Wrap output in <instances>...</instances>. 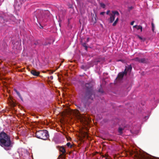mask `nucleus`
I'll return each mask as SVG.
<instances>
[{"instance_id": "obj_1", "label": "nucleus", "mask_w": 159, "mask_h": 159, "mask_svg": "<svg viewBox=\"0 0 159 159\" xmlns=\"http://www.w3.org/2000/svg\"><path fill=\"white\" fill-rule=\"evenodd\" d=\"M85 86L87 90L86 92L82 95L81 101L85 103H87L88 100L92 101L93 99V95L95 94V92L93 90V85L90 83H86Z\"/></svg>"}, {"instance_id": "obj_2", "label": "nucleus", "mask_w": 159, "mask_h": 159, "mask_svg": "<svg viewBox=\"0 0 159 159\" xmlns=\"http://www.w3.org/2000/svg\"><path fill=\"white\" fill-rule=\"evenodd\" d=\"M0 145L7 150H9V148L12 146L10 137L4 132H2L0 133Z\"/></svg>"}, {"instance_id": "obj_3", "label": "nucleus", "mask_w": 159, "mask_h": 159, "mask_svg": "<svg viewBox=\"0 0 159 159\" xmlns=\"http://www.w3.org/2000/svg\"><path fill=\"white\" fill-rule=\"evenodd\" d=\"M36 137L38 138L44 140H46L48 137V131L46 130L37 131L35 133Z\"/></svg>"}, {"instance_id": "obj_4", "label": "nucleus", "mask_w": 159, "mask_h": 159, "mask_svg": "<svg viewBox=\"0 0 159 159\" xmlns=\"http://www.w3.org/2000/svg\"><path fill=\"white\" fill-rule=\"evenodd\" d=\"M37 18L41 19H43L44 18H46L48 14L49 13L48 11H43V10H39L38 11Z\"/></svg>"}, {"instance_id": "obj_5", "label": "nucleus", "mask_w": 159, "mask_h": 159, "mask_svg": "<svg viewBox=\"0 0 159 159\" xmlns=\"http://www.w3.org/2000/svg\"><path fill=\"white\" fill-rule=\"evenodd\" d=\"M132 60L140 63L147 64L149 62L148 59L145 58H139L138 57H137L132 59Z\"/></svg>"}, {"instance_id": "obj_6", "label": "nucleus", "mask_w": 159, "mask_h": 159, "mask_svg": "<svg viewBox=\"0 0 159 159\" xmlns=\"http://www.w3.org/2000/svg\"><path fill=\"white\" fill-rule=\"evenodd\" d=\"M110 18H109L108 20L109 21V22L112 23L114 20L115 19V16L117 15V16L119 15V13L117 11H112V13L110 14Z\"/></svg>"}, {"instance_id": "obj_7", "label": "nucleus", "mask_w": 159, "mask_h": 159, "mask_svg": "<svg viewBox=\"0 0 159 159\" xmlns=\"http://www.w3.org/2000/svg\"><path fill=\"white\" fill-rule=\"evenodd\" d=\"M126 73L124 71L120 72L118 75L117 77L116 78V80H121L122 79L124 75H126Z\"/></svg>"}, {"instance_id": "obj_8", "label": "nucleus", "mask_w": 159, "mask_h": 159, "mask_svg": "<svg viewBox=\"0 0 159 159\" xmlns=\"http://www.w3.org/2000/svg\"><path fill=\"white\" fill-rule=\"evenodd\" d=\"M90 100H88V102H87V103H85L83 102L84 104V107H82L81 105H80L79 106H78V107L80 110L81 111H84V108H86V105L89 104L91 102ZM82 102H83L82 101Z\"/></svg>"}, {"instance_id": "obj_9", "label": "nucleus", "mask_w": 159, "mask_h": 159, "mask_svg": "<svg viewBox=\"0 0 159 159\" xmlns=\"http://www.w3.org/2000/svg\"><path fill=\"white\" fill-rule=\"evenodd\" d=\"M132 69V67L131 65L128 66H126L125 70L124 71L125 72H126V74L128 72L130 73Z\"/></svg>"}, {"instance_id": "obj_10", "label": "nucleus", "mask_w": 159, "mask_h": 159, "mask_svg": "<svg viewBox=\"0 0 159 159\" xmlns=\"http://www.w3.org/2000/svg\"><path fill=\"white\" fill-rule=\"evenodd\" d=\"M30 73L33 75L37 76H38L40 74V72L39 71H37L35 70H31Z\"/></svg>"}, {"instance_id": "obj_11", "label": "nucleus", "mask_w": 159, "mask_h": 159, "mask_svg": "<svg viewBox=\"0 0 159 159\" xmlns=\"http://www.w3.org/2000/svg\"><path fill=\"white\" fill-rule=\"evenodd\" d=\"M81 45L83 47H84L85 48V50H87V49H88V46L87 45L86 43L85 42H83L82 40H81Z\"/></svg>"}, {"instance_id": "obj_12", "label": "nucleus", "mask_w": 159, "mask_h": 159, "mask_svg": "<svg viewBox=\"0 0 159 159\" xmlns=\"http://www.w3.org/2000/svg\"><path fill=\"white\" fill-rule=\"evenodd\" d=\"M73 114L75 116H80V114L79 111L78 110H76L75 111H73Z\"/></svg>"}, {"instance_id": "obj_13", "label": "nucleus", "mask_w": 159, "mask_h": 159, "mask_svg": "<svg viewBox=\"0 0 159 159\" xmlns=\"http://www.w3.org/2000/svg\"><path fill=\"white\" fill-rule=\"evenodd\" d=\"M59 151L62 152L63 154L66 152L65 149L63 147H60L59 148Z\"/></svg>"}, {"instance_id": "obj_14", "label": "nucleus", "mask_w": 159, "mask_h": 159, "mask_svg": "<svg viewBox=\"0 0 159 159\" xmlns=\"http://www.w3.org/2000/svg\"><path fill=\"white\" fill-rule=\"evenodd\" d=\"M14 91L16 93L17 95L22 100H23L22 98L21 95L20 94V93L19 92H18L16 89H14Z\"/></svg>"}, {"instance_id": "obj_15", "label": "nucleus", "mask_w": 159, "mask_h": 159, "mask_svg": "<svg viewBox=\"0 0 159 159\" xmlns=\"http://www.w3.org/2000/svg\"><path fill=\"white\" fill-rule=\"evenodd\" d=\"M123 130V129L121 127H119L118 129V132L120 134H121L122 133V130Z\"/></svg>"}, {"instance_id": "obj_16", "label": "nucleus", "mask_w": 159, "mask_h": 159, "mask_svg": "<svg viewBox=\"0 0 159 159\" xmlns=\"http://www.w3.org/2000/svg\"><path fill=\"white\" fill-rule=\"evenodd\" d=\"M66 145L67 147H70V148H72L73 147V145H71L70 142L67 143Z\"/></svg>"}, {"instance_id": "obj_17", "label": "nucleus", "mask_w": 159, "mask_h": 159, "mask_svg": "<svg viewBox=\"0 0 159 159\" xmlns=\"http://www.w3.org/2000/svg\"><path fill=\"white\" fill-rule=\"evenodd\" d=\"M137 29L138 30L140 29L141 30V31L142 32V27L141 25L138 26Z\"/></svg>"}, {"instance_id": "obj_18", "label": "nucleus", "mask_w": 159, "mask_h": 159, "mask_svg": "<svg viewBox=\"0 0 159 159\" xmlns=\"http://www.w3.org/2000/svg\"><path fill=\"white\" fill-rule=\"evenodd\" d=\"M152 30L153 32H154V24L153 23V22L152 23Z\"/></svg>"}, {"instance_id": "obj_19", "label": "nucleus", "mask_w": 159, "mask_h": 159, "mask_svg": "<svg viewBox=\"0 0 159 159\" xmlns=\"http://www.w3.org/2000/svg\"><path fill=\"white\" fill-rule=\"evenodd\" d=\"M64 157H65L63 156V154L62 153V154H61L59 155V156H58V158H64Z\"/></svg>"}, {"instance_id": "obj_20", "label": "nucleus", "mask_w": 159, "mask_h": 159, "mask_svg": "<svg viewBox=\"0 0 159 159\" xmlns=\"http://www.w3.org/2000/svg\"><path fill=\"white\" fill-rule=\"evenodd\" d=\"M100 6L103 8H104L105 7V5L102 3H100Z\"/></svg>"}, {"instance_id": "obj_21", "label": "nucleus", "mask_w": 159, "mask_h": 159, "mask_svg": "<svg viewBox=\"0 0 159 159\" xmlns=\"http://www.w3.org/2000/svg\"><path fill=\"white\" fill-rule=\"evenodd\" d=\"M51 44V43L50 42H48V43H47L46 42H45L44 44V45H45V46H46V45H47L48 44L49 45H50Z\"/></svg>"}, {"instance_id": "obj_22", "label": "nucleus", "mask_w": 159, "mask_h": 159, "mask_svg": "<svg viewBox=\"0 0 159 159\" xmlns=\"http://www.w3.org/2000/svg\"><path fill=\"white\" fill-rule=\"evenodd\" d=\"M98 91L101 93H102L103 92L102 89L101 88L99 89Z\"/></svg>"}, {"instance_id": "obj_23", "label": "nucleus", "mask_w": 159, "mask_h": 159, "mask_svg": "<svg viewBox=\"0 0 159 159\" xmlns=\"http://www.w3.org/2000/svg\"><path fill=\"white\" fill-rule=\"evenodd\" d=\"M11 105L12 107H14L15 105V103L14 102H11Z\"/></svg>"}, {"instance_id": "obj_24", "label": "nucleus", "mask_w": 159, "mask_h": 159, "mask_svg": "<svg viewBox=\"0 0 159 159\" xmlns=\"http://www.w3.org/2000/svg\"><path fill=\"white\" fill-rule=\"evenodd\" d=\"M117 23V22L115 21L112 24V26H116V25Z\"/></svg>"}, {"instance_id": "obj_25", "label": "nucleus", "mask_w": 159, "mask_h": 159, "mask_svg": "<svg viewBox=\"0 0 159 159\" xmlns=\"http://www.w3.org/2000/svg\"><path fill=\"white\" fill-rule=\"evenodd\" d=\"M133 8V7L132 6L129 7H128V9L129 11H130L132 10Z\"/></svg>"}, {"instance_id": "obj_26", "label": "nucleus", "mask_w": 159, "mask_h": 159, "mask_svg": "<svg viewBox=\"0 0 159 159\" xmlns=\"http://www.w3.org/2000/svg\"><path fill=\"white\" fill-rule=\"evenodd\" d=\"M39 43V40H38L35 43H34V44L35 45H37V44H38Z\"/></svg>"}, {"instance_id": "obj_27", "label": "nucleus", "mask_w": 159, "mask_h": 159, "mask_svg": "<svg viewBox=\"0 0 159 159\" xmlns=\"http://www.w3.org/2000/svg\"><path fill=\"white\" fill-rule=\"evenodd\" d=\"M105 13V12H102L100 13V14L101 15H103Z\"/></svg>"}, {"instance_id": "obj_28", "label": "nucleus", "mask_w": 159, "mask_h": 159, "mask_svg": "<svg viewBox=\"0 0 159 159\" xmlns=\"http://www.w3.org/2000/svg\"><path fill=\"white\" fill-rule=\"evenodd\" d=\"M94 19H95V20L94 21V23H96V16H95V17H94Z\"/></svg>"}, {"instance_id": "obj_29", "label": "nucleus", "mask_w": 159, "mask_h": 159, "mask_svg": "<svg viewBox=\"0 0 159 159\" xmlns=\"http://www.w3.org/2000/svg\"><path fill=\"white\" fill-rule=\"evenodd\" d=\"M134 21H132V22H131V23H130V25H133V24H134Z\"/></svg>"}, {"instance_id": "obj_30", "label": "nucleus", "mask_w": 159, "mask_h": 159, "mask_svg": "<svg viewBox=\"0 0 159 159\" xmlns=\"http://www.w3.org/2000/svg\"><path fill=\"white\" fill-rule=\"evenodd\" d=\"M110 12V11L109 10L107 11L106 12L107 14L108 15L109 14V13Z\"/></svg>"}, {"instance_id": "obj_31", "label": "nucleus", "mask_w": 159, "mask_h": 159, "mask_svg": "<svg viewBox=\"0 0 159 159\" xmlns=\"http://www.w3.org/2000/svg\"><path fill=\"white\" fill-rule=\"evenodd\" d=\"M118 20H119V18H118V17H117V18L116 19V20H115V21L117 22H118Z\"/></svg>"}, {"instance_id": "obj_32", "label": "nucleus", "mask_w": 159, "mask_h": 159, "mask_svg": "<svg viewBox=\"0 0 159 159\" xmlns=\"http://www.w3.org/2000/svg\"><path fill=\"white\" fill-rule=\"evenodd\" d=\"M137 26L138 25H134L133 26V28H136L137 29Z\"/></svg>"}, {"instance_id": "obj_33", "label": "nucleus", "mask_w": 159, "mask_h": 159, "mask_svg": "<svg viewBox=\"0 0 159 159\" xmlns=\"http://www.w3.org/2000/svg\"><path fill=\"white\" fill-rule=\"evenodd\" d=\"M99 61H95L94 62L95 63V64H97L98 62H99Z\"/></svg>"}, {"instance_id": "obj_34", "label": "nucleus", "mask_w": 159, "mask_h": 159, "mask_svg": "<svg viewBox=\"0 0 159 159\" xmlns=\"http://www.w3.org/2000/svg\"><path fill=\"white\" fill-rule=\"evenodd\" d=\"M89 41V37L87 38V39L86 40V42H88Z\"/></svg>"}, {"instance_id": "obj_35", "label": "nucleus", "mask_w": 159, "mask_h": 159, "mask_svg": "<svg viewBox=\"0 0 159 159\" xmlns=\"http://www.w3.org/2000/svg\"><path fill=\"white\" fill-rule=\"evenodd\" d=\"M81 69H84V66H82L81 67Z\"/></svg>"}, {"instance_id": "obj_36", "label": "nucleus", "mask_w": 159, "mask_h": 159, "mask_svg": "<svg viewBox=\"0 0 159 159\" xmlns=\"http://www.w3.org/2000/svg\"><path fill=\"white\" fill-rule=\"evenodd\" d=\"M139 38L140 39H142V38L141 37L139 36Z\"/></svg>"}, {"instance_id": "obj_37", "label": "nucleus", "mask_w": 159, "mask_h": 159, "mask_svg": "<svg viewBox=\"0 0 159 159\" xmlns=\"http://www.w3.org/2000/svg\"><path fill=\"white\" fill-rule=\"evenodd\" d=\"M50 78L51 80H52L53 79V77L52 76H51L50 77Z\"/></svg>"}, {"instance_id": "obj_38", "label": "nucleus", "mask_w": 159, "mask_h": 159, "mask_svg": "<svg viewBox=\"0 0 159 159\" xmlns=\"http://www.w3.org/2000/svg\"><path fill=\"white\" fill-rule=\"evenodd\" d=\"M43 28L42 26H41V27H40V28Z\"/></svg>"}, {"instance_id": "obj_39", "label": "nucleus", "mask_w": 159, "mask_h": 159, "mask_svg": "<svg viewBox=\"0 0 159 159\" xmlns=\"http://www.w3.org/2000/svg\"><path fill=\"white\" fill-rule=\"evenodd\" d=\"M3 19V18H2V17L0 18V19Z\"/></svg>"}, {"instance_id": "obj_40", "label": "nucleus", "mask_w": 159, "mask_h": 159, "mask_svg": "<svg viewBox=\"0 0 159 159\" xmlns=\"http://www.w3.org/2000/svg\"><path fill=\"white\" fill-rule=\"evenodd\" d=\"M53 73V71L52 72H51V73L52 74Z\"/></svg>"}]
</instances>
